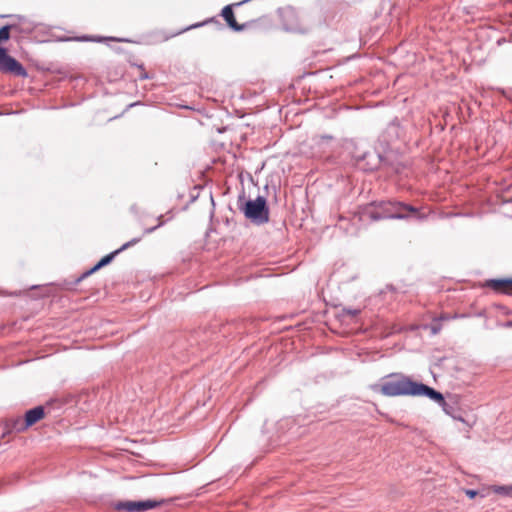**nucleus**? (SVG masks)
Masks as SVG:
<instances>
[{
	"label": "nucleus",
	"mask_w": 512,
	"mask_h": 512,
	"mask_svg": "<svg viewBox=\"0 0 512 512\" xmlns=\"http://www.w3.org/2000/svg\"><path fill=\"white\" fill-rule=\"evenodd\" d=\"M138 104H139V102H135V103L130 104L128 107H134V106H136Z\"/></svg>",
	"instance_id": "obj_28"
},
{
	"label": "nucleus",
	"mask_w": 512,
	"mask_h": 512,
	"mask_svg": "<svg viewBox=\"0 0 512 512\" xmlns=\"http://www.w3.org/2000/svg\"><path fill=\"white\" fill-rule=\"evenodd\" d=\"M157 219H158V223L159 222H164V224L166 223V221L163 220V215H160Z\"/></svg>",
	"instance_id": "obj_27"
},
{
	"label": "nucleus",
	"mask_w": 512,
	"mask_h": 512,
	"mask_svg": "<svg viewBox=\"0 0 512 512\" xmlns=\"http://www.w3.org/2000/svg\"><path fill=\"white\" fill-rule=\"evenodd\" d=\"M426 218L419 208L402 201L391 200L389 219L423 221Z\"/></svg>",
	"instance_id": "obj_9"
},
{
	"label": "nucleus",
	"mask_w": 512,
	"mask_h": 512,
	"mask_svg": "<svg viewBox=\"0 0 512 512\" xmlns=\"http://www.w3.org/2000/svg\"><path fill=\"white\" fill-rule=\"evenodd\" d=\"M168 503L174 504V507H182V504L176 503V500L172 499L119 500L113 502L112 507L123 512H145Z\"/></svg>",
	"instance_id": "obj_5"
},
{
	"label": "nucleus",
	"mask_w": 512,
	"mask_h": 512,
	"mask_svg": "<svg viewBox=\"0 0 512 512\" xmlns=\"http://www.w3.org/2000/svg\"><path fill=\"white\" fill-rule=\"evenodd\" d=\"M474 9L475 8L473 6L464 7L463 12L468 15H472V14H474Z\"/></svg>",
	"instance_id": "obj_25"
},
{
	"label": "nucleus",
	"mask_w": 512,
	"mask_h": 512,
	"mask_svg": "<svg viewBox=\"0 0 512 512\" xmlns=\"http://www.w3.org/2000/svg\"><path fill=\"white\" fill-rule=\"evenodd\" d=\"M492 490L499 495L512 497V484L509 485H493Z\"/></svg>",
	"instance_id": "obj_18"
},
{
	"label": "nucleus",
	"mask_w": 512,
	"mask_h": 512,
	"mask_svg": "<svg viewBox=\"0 0 512 512\" xmlns=\"http://www.w3.org/2000/svg\"><path fill=\"white\" fill-rule=\"evenodd\" d=\"M334 140V137L330 134L315 135L312 138L313 143L319 147V149L325 151L330 147V143Z\"/></svg>",
	"instance_id": "obj_16"
},
{
	"label": "nucleus",
	"mask_w": 512,
	"mask_h": 512,
	"mask_svg": "<svg viewBox=\"0 0 512 512\" xmlns=\"http://www.w3.org/2000/svg\"><path fill=\"white\" fill-rule=\"evenodd\" d=\"M361 312V309L357 308H349V307H343L341 310V316H349L351 318H354L358 316Z\"/></svg>",
	"instance_id": "obj_20"
},
{
	"label": "nucleus",
	"mask_w": 512,
	"mask_h": 512,
	"mask_svg": "<svg viewBox=\"0 0 512 512\" xmlns=\"http://www.w3.org/2000/svg\"><path fill=\"white\" fill-rule=\"evenodd\" d=\"M210 198H211L212 205L214 206V205H215V203H214V198H213V196H212V195H210Z\"/></svg>",
	"instance_id": "obj_29"
},
{
	"label": "nucleus",
	"mask_w": 512,
	"mask_h": 512,
	"mask_svg": "<svg viewBox=\"0 0 512 512\" xmlns=\"http://www.w3.org/2000/svg\"><path fill=\"white\" fill-rule=\"evenodd\" d=\"M168 214H171V216L169 217V219H168V220L173 219V214H172V212H171V211H169V212H168Z\"/></svg>",
	"instance_id": "obj_30"
},
{
	"label": "nucleus",
	"mask_w": 512,
	"mask_h": 512,
	"mask_svg": "<svg viewBox=\"0 0 512 512\" xmlns=\"http://www.w3.org/2000/svg\"><path fill=\"white\" fill-rule=\"evenodd\" d=\"M141 237H135L131 239L130 241L124 243L121 247L118 249L106 254L103 256L96 264H94L90 269L86 270L84 273H82L79 277H77L74 281L69 283V289H72L76 285H78L81 281H83L85 278L91 276L92 274L96 273L103 267L109 265L117 255H119L121 252L127 250L128 248L136 245L141 241Z\"/></svg>",
	"instance_id": "obj_6"
},
{
	"label": "nucleus",
	"mask_w": 512,
	"mask_h": 512,
	"mask_svg": "<svg viewBox=\"0 0 512 512\" xmlns=\"http://www.w3.org/2000/svg\"><path fill=\"white\" fill-rule=\"evenodd\" d=\"M139 68L142 70L141 74L139 75L140 80H146L151 78L150 75L144 71L143 65H139Z\"/></svg>",
	"instance_id": "obj_23"
},
{
	"label": "nucleus",
	"mask_w": 512,
	"mask_h": 512,
	"mask_svg": "<svg viewBox=\"0 0 512 512\" xmlns=\"http://www.w3.org/2000/svg\"><path fill=\"white\" fill-rule=\"evenodd\" d=\"M351 154L355 165L365 172L375 171L381 166H392L388 157L376 150L359 151L358 147H355Z\"/></svg>",
	"instance_id": "obj_4"
},
{
	"label": "nucleus",
	"mask_w": 512,
	"mask_h": 512,
	"mask_svg": "<svg viewBox=\"0 0 512 512\" xmlns=\"http://www.w3.org/2000/svg\"><path fill=\"white\" fill-rule=\"evenodd\" d=\"M0 18H14L17 20V22L10 23V25L15 26L13 28V31H16L20 34H31L35 28L36 24L27 19L25 16L22 15H14V14H8V15H0Z\"/></svg>",
	"instance_id": "obj_11"
},
{
	"label": "nucleus",
	"mask_w": 512,
	"mask_h": 512,
	"mask_svg": "<svg viewBox=\"0 0 512 512\" xmlns=\"http://www.w3.org/2000/svg\"><path fill=\"white\" fill-rule=\"evenodd\" d=\"M278 14L281 19L282 28L286 32L307 34L310 31L308 27L301 24L298 12L292 6L279 8Z\"/></svg>",
	"instance_id": "obj_8"
},
{
	"label": "nucleus",
	"mask_w": 512,
	"mask_h": 512,
	"mask_svg": "<svg viewBox=\"0 0 512 512\" xmlns=\"http://www.w3.org/2000/svg\"><path fill=\"white\" fill-rule=\"evenodd\" d=\"M431 331H432L433 334H437L440 331V326L439 325H433L431 327Z\"/></svg>",
	"instance_id": "obj_26"
},
{
	"label": "nucleus",
	"mask_w": 512,
	"mask_h": 512,
	"mask_svg": "<svg viewBox=\"0 0 512 512\" xmlns=\"http://www.w3.org/2000/svg\"><path fill=\"white\" fill-rule=\"evenodd\" d=\"M391 200L371 201L360 206L361 219H369L371 221H380L389 219Z\"/></svg>",
	"instance_id": "obj_7"
},
{
	"label": "nucleus",
	"mask_w": 512,
	"mask_h": 512,
	"mask_svg": "<svg viewBox=\"0 0 512 512\" xmlns=\"http://www.w3.org/2000/svg\"><path fill=\"white\" fill-rule=\"evenodd\" d=\"M131 210L136 211V206L135 205L131 206Z\"/></svg>",
	"instance_id": "obj_32"
},
{
	"label": "nucleus",
	"mask_w": 512,
	"mask_h": 512,
	"mask_svg": "<svg viewBox=\"0 0 512 512\" xmlns=\"http://www.w3.org/2000/svg\"><path fill=\"white\" fill-rule=\"evenodd\" d=\"M105 41H114V42H131V40H129L128 38H118V37H112V36H95V35H92V40L91 42H97V43H101V42H105Z\"/></svg>",
	"instance_id": "obj_19"
},
{
	"label": "nucleus",
	"mask_w": 512,
	"mask_h": 512,
	"mask_svg": "<svg viewBox=\"0 0 512 512\" xmlns=\"http://www.w3.org/2000/svg\"><path fill=\"white\" fill-rule=\"evenodd\" d=\"M131 210L136 211V206L135 205L131 206Z\"/></svg>",
	"instance_id": "obj_31"
},
{
	"label": "nucleus",
	"mask_w": 512,
	"mask_h": 512,
	"mask_svg": "<svg viewBox=\"0 0 512 512\" xmlns=\"http://www.w3.org/2000/svg\"><path fill=\"white\" fill-rule=\"evenodd\" d=\"M437 393L439 394L438 397H427L428 399H430L431 401L435 402L436 404H438L442 410L445 412V414L451 416L453 419H458V420H462L461 416H458L456 413H457V408L454 406V404H451L449 402L446 401L444 395L437 390Z\"/></svg>",
	"instance_id": "obj_15"
},
{
	"label": "nucleus",
	"mask_w": 512,
	"mask_h": 512,
	"mask_svg": "<svg viewBox=\"0 0 512 512\" xmlns=\"http://www.w3.org/2000/svg\"><path fill=\"white\" fill-rule=\"evenodd\" d=\"M15 26L6 24L0 28V44L11 38V31ZM0 71L18 77H27L26 68L13 56L8 53L7 48L0 45Z\"/></svg>",
	"instance_id": "obj_3"
},
{
	"label": "nucleus",
	"mask_w": 512,
	"mask_h": 512,
	"mask_svg": "<svg viewBox=\"0 0 512 512\" xmlns=\"http://www.w3.org/2000/svg\"><path fill=\"white\" fill-rule=\"evenodd\" d=\"M45 417V409L42 405L35 406L28 409L24 414V424L30 428Z\"/></svg>",
	"instance_id": "obj_14"
},
{
	"label": "nucleus",
	"mask_w": 512,
	"mask_h": 512,
	"mask_svg": "<svg viewBox=\"0 0 512 512\" xmlns=\"http://www.w3.org/2000/svg\"><path fill=\"white\" fill-rule=\"evenodd\" d=\"M402 128L400 127V123L397 119L391 121L386 129L383 131L382 135L379 138V142L383 144L385 148H388L394 141L398 140L401 137Z\"/></svg>",
	"instance_id": "obj_10"
},
{
	"label": "nucleus",
	"mask_w": 512,
	"mask_h": 512,
	"mask_svg": "<svg viewBox=\"0 0 512 512\" xmlns=\"http://www.w3.org/2000/svg\"><path fill=\"white\" fill-rule=\"evenodd\" d=\"M237 207L252 224L261 226L269 222L270 209L265 196L246 199L242 192L237 199Z\"/></svg>",
	"instance_id": "obj_2"
},
{
	"label": "nucleus",
	"mask_w": 512,
	"mask_h": 512,
	"mask_svg": "<svg viewBox=\"0 0 512 512\" xmlns=\"http://www.w3.org/2000/svg\"><path fill=\"white\" fill-rule=\"evenodd\" d=\"M464 493L469 499H474L478 494V490L475 489H464Z\"/></svg>",
	"instance_id": "obj_22"
},
{
	"label": "nucleus",
	"mask_w": 512,
	"mask_h": 512,
	"mask_svg": "<svg viewBox=\"0 0 512 512\" xmlns=\"http://www.w3.org/2000/svg\"><path fill=\"white\" fill-rule=\"evenodd\" d=\"M164 225V222H159L157 225L153 226V227H149V228H146L143 232V234H151L153 232H155L158 228L162 227Z\"/></svg>",
	"instance_id": "obj_21"
},
{
	"label": "nucleus",
	"mask_w": 512,
	"mask_h": 512,
	"mask_svg": "<svg viewBox=\"0 0 512 512\" xmlns=\"http://www.w3.org/2000/svg\"><path fill=\"white\" fill-rule=\"evenodd\" d=\"M76 40L81 42H91L92 35H82L80 37H77Z\"/></svg>",
	"instance_id": "obj_24"
},
{
	"label": "nucleus",
	"mask_w": 512,
	"mask_h": 512,
	"mask_svg": "<svg viewBox=\"0 0 512 512\" xmlns=\"http://www.w3.org/2000/svg\"><path fill=\"white\" fill-rule=\"evenodd\" d=\"M208 23H215L218 27L220 28H223V25L221 24L220 21H218L216 18L212 17V18H209L203 22H198V23H194L186 28H183L182 30H180L177 34H181L183 32H186L188 30H191V29H196V28H199V27H202Z\"/></svg>",
	"instance_id": "obj_17"
},
{
	"label": "nucleus",
	"mask_w": 512,
	"mask_h": 512,
	"mask_svg": "<svg viewBox=\"0 0 512 512\" xmlns=\"http://www.w3.org/2000/svg\"><path fill=\"white\" fill-rule=\"evenodd\" d=\"M506 326H508V327L512 326V322H511V321H510V322H507V323H506Z\"/></svg>",
	"instance_id": "obj_33"
},
{
	"label": "nucleus",
	"mask_w": 512,
	"mask_h": 512,
	"mask_svg": "<svg viewBox=\"0 0 512 512\" xmlns=\"http://www.w3.org/2000/svg\"><path fill=\"white\" fill-rule=\"evenodd\" d=\"M382 380V384L375 386L374 391H379L382 395L387 397L411 396L436 398L439 396L437 390L433 387L415 381L410 376L403 373H390Z\"/></svg>",
	"instance_id": "obj_1"
},
{
	"label": "nucleus",
	"mask_w": 512,
	"mask_h": 512,
	"mask_svg": "<svg viewBox=\"0 0 512 512\" xmlns=\"http://www.w3.org/2000/svg\"><path fill=\"white\" fill-rule=\"evenodd\" d=\"M28 428L24 424V419L21 417L9 418L5 421L4 428L1 434V438L12 433H21L26 431Z\"/></svg>",
	"instance_id": "obj_12"
},
{
	"label": "nucleus",
	"mask_w": 512,
	"mask_h": 512,
	"mask_svg": "<svg viewBox=\"0 0 512 512\" xmlns=\"http://www.w3.org/2000/svg\"><path fill=\"white\" fill-rule=\"evenodd\" d=\"M485 287L495 291L512 293V278H492L485 281Z\"/></svg>",
	"instance_id": "obj_13"
}]
</instances>
